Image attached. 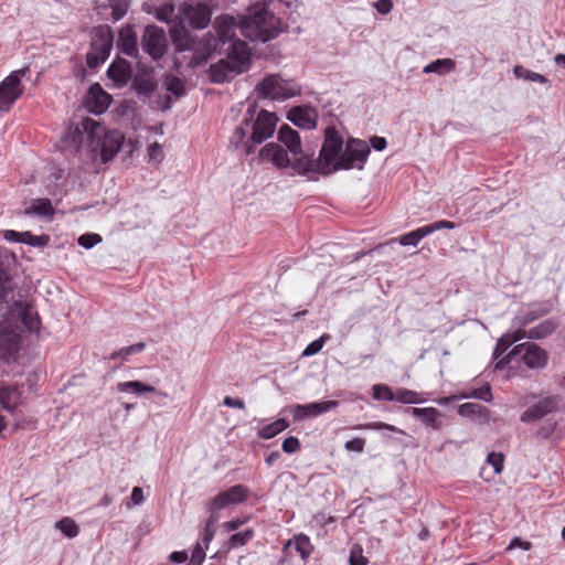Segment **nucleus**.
Segmentation results:
<instances>
[{
	"instance_id": "60",
	"label": "nucleus",
	"mask_w": 565,
	"mask_h": 565,
	"mask_svg": "<svg viewBox=\"0 0 565 565\" xmlns=\"http://www.w3.org/2000/svg\"><path fill=\"white\" fill-rule=\"evenodd\" d=\"M505 338L508 341H510V343H515L524 338H527V331H525L523 327H519L518 330L505 333Z\"/></svg>"
},
{
	"instance_id": "53",
	"label": "nucleus",
	"mask_w": 565,
	"mask_h": 565,
	"mask_svg": "<svg viewBox=\"0 0 565 565\" xmlns=\"http://www.w3.org/2000/svg\"><path fill=\"white\" fill-rule=\"evenodd\" d=\"M513 343H510V341L507 340L505 333L499 338L497 342V347L493 351L494 359H499V361L502 359L501 356L504 354V352L512 345Z\"/></svg>"
},
{
	"instance_id": "63",
	"label": "nucleus",
	"mask_w": 565,
	"mask_h": 565,
	"mask_svg": "<svg viewBox=\"0 0 565 565\" xmlns=\"http://www.w3.org/2000/svg\"><path fill=\"white\" fill-rule=\"evenodd\" d=\"M2 235L8 242L22 243L23 239V232H15L13 230L4 231Z\"/></svg>"
},
{
	"instance_id": "39",
	"label": "nucleus",
	"mask_w": 565,
	"mask_h": 565,
	"mask_svg": "<svg viewBox=\"0 0 565 565\" xmlns=\"http://www.w3.org/2000/svg\"><path fill=\"white\" fill-rule=\"evenodd\" d=\"M108 7L111 9L114 21H119L125 17L129 7V0H107Z\"/></svg>"
},
{
	"instance_id": "4",
	"label": "nucleus",
	"mask_w": 565,
	"mask_h": 565,
	"mask_svg": "<svg viewBox=\"0 0 565 565\" xmlns=\"http://www.w3.org/2000/svg\"><path fill=\"white\" fill-rule=\"evenodd\" d=\"M291 161L288 152L280 145L269 142L259 151V158L271 162L278 169L291 168L295 173L305 175L309 172H319V160H315L312 154L294 156Z\"/></svg>"
},
{
	"instance_id": "61",
	"label": "nucleus",
	"mask_w": 565,
	"mask_h": 565,
	"mask_svg": "<svg viewBox=\"0 0 565 565\" xmlns=\"http://www.w3.org/2000/svg\"><path fill=\"white\" fill-rule=\"evenodd\" d=\"M516 547L522 548L523 551H529L532 547V543L529 541H523L520 537H514L508 545L507 551H511Z\"/></svg>"
},
{
	"instance_id": "33",
	"label": "nucleus",
	"mask_w": 565,
	"mask_h": 565,
	"mask_svg": "<svg viewBox=\"0 0 565 565\" xmlns=\"http://www.w3.org/2000/svg\"><path fill=\"white\" fill-rule=\"evenodd\" d=\"M455 63L450 58L436 60L424 67V73L446 74L452 71Z\"/></svg>"
},
{
	"instance_id": "57",
	"label": "nucleus",
	"mask_w": 565,
	"mask_h": 565,
	"mask_svg": "<svg viewBox=\"0 0 565 565\" xmlns=\"http://www.w3.org/2000/svg\"><path fill=\"white\" fill-rule=\"evenodd\" d=\"M426 226H427V230H429V235L439 230H444V228L454 230L456 227L455 223H452L450 221H445V220L428 224Z\"/></svg>"
},
{
	"instance_id": "30",
	"label": "nucleus",
	"mask_w": 565,
	"mask_h": 565,
	"mask_svg": "<svg viewBox=\"0 0 565 565\" xmlns=\"http://www.w3.org/2000/svg\"><path fill=\"white\" fill-rule=\"evenodd\" d=\"M557 328V323L552 320L547 319L539 323L537 326L531 328L527 330V338L529 339H543L547 335H550L555 329Z\"/></svg>"
},
{
	"instance_id": "11",
	"label": "nucleus",
	"mask_w": 565,
	"mask_h": 565,
	"mask_svg": "<svg viewBox=\"0 0 565 565\" xmlns=\"http://www.w3.org/2000/svg\"><path fill=\"white\" fill-rule=\"evenodd\" d=\"M141 46L153 60H160L167 50L164 31L157 25H148L142 34Z\"/></svg>"
},
{
	"instance_id": "50",
	"label": "nucleus",
	"mask_w": 565,
	"mask_h": 565,
	"mask_svg": "<svg viewBox=\"0 0 565 565\" xmlns=\"http://www.w3.org/2000/svg\"><path fill=\"white\" fill-rule=\"evenodd\" d=\"M362 547L360 545H354L350 551V565H366L367 559L362 554Z\"/></svg>"
},
{
	"instance_id": "19",
	"label": "nucleus",
	"mask_w": 565,
	"mask_h": 565,
	"mask_svg": "<svg viewBox=\"0 0 565 565\" xmlns=\"http://www.w3.org/2000/svg\"><path fill=\"white\" fill-rule=\"evenodd\" d=\"M111 102V96L103 90L99 84L89 87L87 97V107L90 113L99 115L107 110Z\"/></svg>"
},
{
	"instance_id": "62",
	"label": "nucleus",
	"mask_w": 565,
	"mask_h": 565,
	"mask_svg": "<svg viewBox=\"0 0 565 565\" xmlns=\"http://www.w3.org/2000/svg\"><path fill=\"white\" fill-rule=\"evenodd\" d=\"M375 8L379 13L387 14L393 9V1L392 0H379L377 2H375Z\"/></svg>"
},
{
	"instance_id": "1",
	"label": "nucleus",
	"mask_w": 565,
	"mask_h": 565,
	"mask_svg": "<svg viewBox=\"0 0 565 565\" xmlns=\"http://www.w3.org/2000/svg\"><path fill=\"white\" fill-rule=\"evenodd\" d=\"M213 28L223 44L228 40L241 41L237 39V31L252 42L266 43L285 32L288 25L268 10L266 3H255L248 8L246 15L217 17Z\"/></svg>"
},
{
	"instance_id": "18",
	"label": "nucleus",
	"mask_w": 565,
	"mask_h": 565,
	"mask_svg": "<svg viewBox=\"0 0 565 565\" xmlns=\"http://www.w3.org/2000/svg\"><path fill=\"white\" fill-rule=\"evenodd\" d=\"M338 401L315 402L303 405L299 404L294 407V417L296 419H301L303 417H316L338 407Z\"/></svg>"
},
{
	"instance_id": "8",
	"label": "nucleus",
	"mask_w": 565,
	"mask_h": 565,
	"mask_svg": "<svg viewBox=\"0 0 565 565\" xmlns=\"http://www.w3.org/2000/svg\"><path fill=\"white\" fill-rule=\"evenodd\" d=\"M371 148L361 139L350 138L347 140L340 161L335 166L338 170H362L367 161Z\"/></svg>"
},
{
	"instance_id": "52",
	"label": "nucleus",
	"mask_w": 565,
	"mask_h": 565,
	"mask_svg": "<svg viewBox=\"0 0 565 565\" xmlns=\"http://www.w3.org/2000/svg\"><path fill=\"white\" fill-rule=\"evenodd\" d=\"M482 411H486V408L478 403H465L459 407L460 415L480 414Z\"/></svg>"
},
{
	"instance_id": "6",
	"label": "nucleus",
	"mask_w": 565,
	"mask_h": 565,
	"mask_svg": "<svg viewBox=\"0 0 565 565\" xmlns=\"http://www.w3.org/2000/svg\"><path fill=\"white\" fill-rule=\"evenodd\" d=\"M344 148L343 138L334 127L324 129V140L319 153V173L329 175L337 171L335 166L340 161Z\"/></svg>"
},
{
	"instance_id": "7",
	"label": "nucleus",
	"mask_w": 565,
	"mask_h": 565,
	"mask_svg": "<svg viewBox=\"0 0 565 565\" xmlns=\"http://www.w3.org/2000/svg\"><path fill=\"white\" fill-rule=\"evenodd\" d=\"M521 355L524 364L529 369H544L548 362L547 352L532 342H525L515 345L511 352L502 356L500 361L495 363V370H502L509 364L512 360V356Z\"/></svg>"
},
{
	"instance_id": "41",
	"label": "nucleus",
	"mask_w": 565,
	"mask_h": 565,
	"mask_svg": "<svg viewBox=\"0 0 565 565\" xmlns=\"http://www.w3.org/2000/svg\"><path fill=\"white\" fill-rule=\"evenodd\" d=\"M394 401H397L403 404H417L422 401L418 398V394L414 391L399 388L396 393H394Z\"/></svg>"
},
{
	"instance_id": "35",
	"label": "nucleus",
	"mask_w": 565,
	"mask_h": 565,
	"mask_svg": "<svg viewBox=\"0 0 565 565\" xmlns=\"http://www.w3.org/2000/svg\"><path fill=\"white\" fill-rule=\"evenodd\" d=\"M548 312V308H540V309H533L529 312L521 313L514 318V322L519 327H525L529 323L533 322L534 320L539 319L540 317L546 315Z\"/></svg>"
},
{
	"instance_id": "29",
	"label": "nucleus",
	"mask_w": 565,
	"mask_h": 565,
	"mask_svg": "<svg viewBox=\"0 0 565 565\" xmlns=\"http://www.w3.org/2000/svg\"><path fill=\"white\" fill-rule=\"evenodd\" d=\"M289 427V423L285 418H278L275 422L265 425L258 430V437L262 439H270Z\"/></svg>"
},
{
	"instance_id": "56",
	"label": "nucleus",
	"mask_w": 565,
	"mask_h": 565,
	"mask_svg": "<svg viewBox=\"0 0 565 565\" xmlns=\"http://www.w3.org/2000/svg\"><path fill=\"white\" fill-rule=\"evenodd\" d=\"M107 58H102V54L90 50L86 55V64L89 68H95L104 63Z\"/></svg>"
},
{
	"instance_id": "25",
	"label": "nucleus",
	"mask_w": 565,
	"mask_h": 565,
	"mask_svg": "<svg viewBox=\"0 0 565 565\" xmlns=\"http://www.w3.org/2000/svg\"><path fill=\"white\" fill-rule=\"evenodd\" d=\"M116 390L120 393H132L136 395H141L142 393H157L162 397H168L167 393L157 392L153 386L145 384L140 381L120 382L117 384Z\"/></svg>"
},
{
	"instance_id": "46",
	"label": "nucleus",
	"mask_w": 565,
	"mask_h": 565,
	"mask_svg": "<svg viewBox=\"0 0 565 565\" xmlns=\"http://www.w3.org/2000/svg\"><path fill=\"white\" fill-rule=\"evenodd\" d=\"M353 429H370V430H390L399 431L395 426L383 423V422H371L365 424H359Z\"/></svg>"
},
{
	"instance_id": "58",
	"label": "nucleus",
	"mask_w": 565,
	"mask_h": 565,
	"mask_svg": "<svg viewBox=\"0 0 565 565\" xmlns=\"http://www.w3.org/2000/svg\"><path fill=\"white\" fill-rule=\"evenodd\" d=\"M205 558L204 547L200 544H196L191 555V563L193 565H201Z\"/></svg>"
},
{
	"instance_id": "59",
	"label": "nucleus",
	"mask_w": 565,
	"mask_h": 565,
	"mask_svg": "<svg viewBox=\"0 0 565 565\" xmlns=\"http://www.w3.org/2000/svg\"><path fill=\"white\" fill-rule=\"evenodd\" d=\"M168 90H170L171 93H173L177 96H180L183 94V90H184L183 83L179 78L172 77L168 82Z\"/></svg>"
},
{
	"instance_id": "26",
	"label": "nucleus",
	"mask_w": 565,
	"mask_h": 565,
	"mask_svg": "<svg viewBox=\"0 0 565 565\" xmlns=\"http://www.w3.org/2000/svg\"><path fill=\"white\" fill-rule=\"evenodd\" d=\"M428 235L429 230H427V226L425 225L399 237L392 238L390 243L398 242L403 246H417L418 243Z\"/></svg>"
},
{
	"instance_id": "45",
	"label": "nucleus",
	"mask_w": 565,
	"mask_h": 565,
	"mask_svg": "<svg viewBox=\"0 0 565 565\" xmlns=\"http://www.w3.org/2000/svg\"><path fill=\"white\" fill-rule=\"evenodd\" d=\"M373 398L376 401H394V392L387 386L383 384H376L372 387Z\"/></svg>"
},
{
	"instance_id": "13",
	"label": "nucleus",
	"mask_w": 565,
	"mask_h": 565,
	"mask_svg": "<svg viewBox=\"0 0 565 565\" xmlns=\"http://www.w3.org/2000/svg\"><path fill=\"white\" fill-rule=\"evenodd\" d=\"M95 140H97L96 147H99L103 162H108L120 150L125 137L119 130L106 131L103 127L100 136L95 138Z\"/></svg>"
},
{
	"instance_id": "37",
	"label": "nucleus",
	"mask_w": 565,
	"mask_h": 565,
	"mask_svg": "<svg viewBox=\"0 0 565 565\" xmlns=\"http://www.w3.org/2000/svg\"><path fill=\"white\" fill-rule=\"evenodd\" d=\"M153 14L159 21L169 23L175 18V8L172 3L166 2L158 8H154Z\"/></svg>"
},
{
	"instance_id": "38",
	"label": "nucleus",
	"mask_w": 565,
	"mask_h": 565,
	"mask_svg": "<svg viewBox=\"0 0 565 565\" xmlns=\"http://www.w3.org/2000/svg\"><path fill=\"white\" fill-rule=\"evenodd\" d=\"M56 529H58L65 536L72 539L78 535L79 527L76 522L71 518H63L62 520L55 523Z\"/></svg>"
},
{
	"instance_id": "21",
	"label": "nucleus",
	"mask_w": 565,
	"mask_h": 565,
	"mask_svg": "<svg viewBox=\"0 0 565 565\" xmlns=\"http://www.w3.org/2000/svg\"><path fill=\"white\" fill-rule=\"evenodd\" d=\"M107 75L117 87L125 86L131 77V67L125 58L115 60L107 70Z\"/></svg>"
},
{
	"instance_id": "31",
	"label": "nucleus",
	"mask_w": 565,
	"mask_h": 565,
	"mask_svg": "<svg viewBox=\"0 0 565 565\" xmlns=\"http://www.w3.org/2000/svg\"><path fill=\"white\" fill-rule=\"evenodd\" d=\"M26 215H38V216H52L54 214V209L49 199H39L34 203L31 204L28 209L24 210Z\"/></svg>"
},
{
	"instance_id": "10",
	"label": "nucleus",
	"mask_w": 565,
	"mask_h": 565,
	"mask_svg": "<svg viewBox=\"0 0 565 565\" xmlns=\"http://www.w3.org/2000/svg\"><path fill=\"white\" fill-rule=\"evenodd\" d=\"M102 131L103 126L98 121L86 117L74 129L68 131L66 142L79 146L87 141L90 143L92 150H95V138L99 137Z\"/></svg>"
},
{
	"instance_id": "42",
	"label": "nucleus",
	"mask_w": 565,
	"mask_h": 565,
	"mask_svg": "<svg viewBox=\"0 0 565 565\" xmlns=\"http://www.w3.org/2000/svg\"><path fill=\"white\" fill-rule=\"evenodd\" d=\"M145 348H146V344L143 342H138L132 345L122 348L117 352H114L110 355V359L115 360L117 358H121L124 360H127L129 355L135 354V353H140L145 350Z\"/></svg>"
},
{
	"instance_id": "3",
	"label": "nucleus",
	"mask_w": 565,
	"mask_h": 565,
	"mask_svg": "<svg viewBox=\"0 0 565 565\" xmlns=\"http://www.w3.org/2000/svg\"><path fill=\"white\" fill-rule=\"evenodd\" d=\"M217 41L218 43L215 46L224 51L226 57L210 65L209 76L211 82L222 84L245 71L250 58V51L244 41L228 40L225 44L218 38Z\"/></svg>"
},
{
	"instance_id": "15",
	"label": "nucleus",
	"mask_w": 565,
	"mask_h": 565,
	"mask_svg": "<svg viewBox=\"0 0 565 565\" xmlns=\"http://www.w3.org/2000/svg\"><path fill=\"white\" fill-rule=\"evenodd\" d=\"M181 11L194 29H204L211 22L212 11L204 3L184 4Z\"/></svg>"
},
{
	"instance_id": "34",
	"label": "nucleus",
	"mask_w": 565,
	"mask_h": 565,
	"mask_svg": "<svg viewBox=\"0 0 565 565\" xmlns=\"http://www.w3.org/2000/svg\"><path fill=\"white\" fill-rule=\"evenodd\" d=\"M513 74L518 78H522V79L529 81V82H536L540 84H546L548 82V79L544 75L533 72V71H530V70L523 67L522 65L514 66Z\"/></svg>"
},
{
	"instance_id": "44",
	"label": "nucleus",
	"mask_w": 565,
	"mask_h": 565,
	"mask_svg": "<svg viewBox=\"0 0 565 565\" xmlns=\"http://www.w3.org/2000/svg\"><path fill=\"white\" fill-rule=\"evenodd\" d=\"M50 242V236L46 234L42 235H33L31 232H23L22 243L28 244L30 246H46Z\"/></svg>"
},
{
	"instance_id": "32",
	"label": "nucleus",
	"mask_w": 565,
	"mask_h": 565,
	"mask_svg": "<svg viewBox=\"0 0 565 565\" xmlns=\"http://www.w3.org/2000/svg\"><path fill=\"white\" fill-rule=\"evenodd\" d=\"M20 317L23 326L30 332L36 331L39 329L40 320L38 313L31 307L24 306L20 311Z\"/></svg>"
},
{
	"instance_id": "23",
	"label": "nucleus",
	"mask_w": 565,
	"mask_h": 565,
	"mask_svg": "<svg viewBox=\"0 0 565 565\" xmlns=\"http://www.w3.org/2000/svg\"><path fill=\"white\" fill-rule=\"evenodd\" d=\"M117 46L126 55H137V35L131 25H126L119 31Z\"/></svg>"
},
{
	"instance_id": "22",
	"label": "nucleus",
	"mask_w": 565,
	"mask_h": 565,
	"mask_svg": "<svg viewBox=\"0 0 565 565\" xmlns=\"http://www.w3.org/2000/svg\"><path fill=\"white\" fill-rule=\"evenodd\" d=\"M278 140L286 146L292 156L301 154V139L297 130L284 124L278 130Z\"/></svg>"
},
{
	"instance_id": "49",
	"label": "nucleus",
	"mask_w": 565,
	"mask_h": 565,
	"mask_svg": "<svg viewBox=\"0 0 565 565\" xmlns=\"http://www.w3.org/2000/svg\"><path fill=\"white\" fill-rule=\"evenodd\" d=\"M329 335L327 334H323L322 337H320L319 339L312 341L311 343H309L307 345V348L303 350L302 352V355L305 356H311V355H315L317 353H319L323 347V343L326 341V339H328Z\"/></svg>"
},
{
	"instance_id": "20",
	"label": "nucleus",
	"mask_w": 565,
	"mask_h": 565,
	"mask_svg": "<svg viewBox=\"0 0 565 565\" xmlns=\"http://www.w3.org/2000/svg\"><path fill=\"white\" fill-rule=\"evenodd\" d=\"M23 401L22 386L17 384H2L0 386V405L9 411L13 412Z\"/></svg>"
},
{
	"instance_id": "28",
	"label": "nucleus",
	"mask_w": 565,
	"mask_h": 565,
	"mask_svg": "<svg viewBox=\"0 0 565 565\" xmlns=\"http://www.w3.org/2000/svg\"><path fill=\"white\" fill-rule=\"evenodd\" d=\"M291 544H295V548L300 554L302 561H307L313 552V545L305 534L295 535L294 540H289L286 543L285 548H288Z\"/></svg>"
},
{
	"instance_id": "5",
	"label": "nucleus",
	"mask_w": 565,
	"mask_h": 565,
	"mask_svg": "<svg viewBox=\"0 0 565 565\" xmlns=\"http://www.w3.org/2000/svg\"><path fill=\"white\" fill-rule=\"evenodd\" d=\"M258 99L286 100L300 95L301 88L294 81H287L277 74H270L254 89Z\"/></svg>"
},
{
	"instance_id": "55",
	"label": "nucleus",
	"mask_w": 565,
	"mask_h": 565,
	"mask_svg": "<svg viewBox=\"0 0 565 565\" xmlns=\"http://www.w3.org/2000/svg\"><path fill=\"white\" fill-rule=\"evenodd\" d=\"M364 446H365V440L361 437H356L351 440H348L344 444V449L347 451L362 452L364 450Z\"/></svg>"
},
{
	"instance_id": "27",
	"label": "nucleus",
	"mask_w": 565,
	"mask_h": 565,
	"mask_svg": "<svg viewBox=\"0 0 565 565\" xmlns=\"http://www.w3.org/2000/svg\"><path fill=\"white\" fill-rule=\"evenodd\" d=\"M412 414L416 418H419L426 426L434 429L438 428L437 418L440 416V412L435 407L425 408H412Z\"/></svg>"
},
{
	"instance_id": "24",
	"label": "nucleus",
	"mask_w": 565,
	"mask_h": 565,
	"mask_svg": "<svg viewBox=\"0 0 565 565\" xmlns=\"http://www.w3.org/2000/svg\"><path fill=\"white\" fill-rule=\"evenodd\" d=\"M156 87L157 83L151 72H139L132 79V88L139 96L149 97Z\"/></svg>"
},
{
	"instance_id": "64",
	"label": "nucleus",
	"mask_w": 565,
	"mask_h": 565,
	"mask_svg": "<svg viewBox=\"0 0 565 565\" xmlns=\"http://www.w3.org/2000/svg\"><path fill=\"white\" fill-rule=\"evenodd\" d=\"M223 404L227 407H232V408H239V409H244L245 408V403L243 399L241 398H234V397H231V396H226L224 399H223Z\"/></svg>"
},
{
	"instance_id": "9",
	"label": "nucleus",
	"mask_w": 565,
	"mask_h": 565,
	"mask_svg": "<svg viewBox=\"0 0 565 565\" xmlns=\"http://www.w3.org/2000/svg\"><path fill=\"white\" fill-rule=\"evenodd\" d=\"M29 72V66L13 71L0 83V111H9L23 94L21 77Z\"/></svg>"
},
{
	"instance_id": "43",
	"label": "nucleus",
	"mask_w": 565,
	"mask_h": 565,
	"mask_svg": "<svg viewBox=\"0 0 565 565\" xmlns=\"http://www.w3.org/2000/svg\"><path fill=\"white\" fill-rule=\"evenodd\" d=\"M254 536V531L247 529L243 532L233 534L228 540L230 547L244 546Z\"/></svg>"
},
{
	"instance_id": "16",
	"label": "nucleus",
	"mask_w": 565,
	"mask_h": 565,
	"mask_svg": "<svg viewBox=\"0 0 565 565\" xmlns=\"http://www.w3.org/2000/svg\"><path fill=\"white\" fill-rule=\"evenodd\" d=\"M114 35L110 26L98 25L93 31L90 50L102 54V58H107L113 47Z\"/></svg>"
},
{
	"instance_id": "14",
	"label": "nucleus",
	"mask_w": 565,
	"mask_h": 565,
	"mask_svg": "<svg viewBox=\"0 0 565 565\" xmlns=\"http://www.w3.org/2000/svg\"><path fill=\"white\" fill-rule=\"evenodd\" d=\"M558 396H546L524 411L520 417L522 423H533L558 409Z\"/></svg>"
},
{
	"instance_id": "2",
	"label": "nucleus",
	"mask_w": 565,
	"mask_h": 565,
	"mask_svg": "<svg viewBox=\"0 0 565 565\" xmlns=\"http://www.w3.org/2000/svg\"><path fill=\"white\" fill-rule=\"evenodd\" d=\"M277 121L275 113L258 108L256 102L248 103L241 124L230 137V147H243L247 156L254 153L258 145L274 135Z\"/></svg>"
},
{
	"instance_id": "17",
	"label": "nucleus",
	"mask_w": 565,
	"mask_h": 565,
	"mask_svg": "<svg viewBox=\"0 0 565 565\" xmlns=\"http://www.w3.org/2000/svg\"><path fill=\"white\" fill-rule=\"evenodd\" d=\"M288 120L302 129H315L318 120V113L313 107L300 106L289 110Z\"/></svg>"
},
{
	"instance_id": "40",
	"label": "nucleus",
	"mask_w": 565,
	"mask_h": 565,
	"mask_svg": "<svg viewBox=\"0 0 565 565\" xmlns=\"http://www.w3.org/2000/svg\"><path fill=\"white\" fill-rule=\"evenodd\" d=\"M210 516L206 521L205 529H204V535H203V544L205 548L209 546L210 542L213 540L215 535V525L218 521V515L214 512H210Z\"/></svg>"
},
{
	"instance_id": "36",
	"label": "nucleus",
	"mask_w": 565,
	"mask_h": 565,
	"mask_svg": "<svg viewBox=\"0 0 565 565\" xmlns=\"http://www.w3.org/2000/svg\"><path fill=\"white\" fill-rule=\"evenodd\" d=\"M10 294H12L11 277L9 271L0 264V302L7 301Z\"/></svg>"
},
{
	"instance_id": "54",
	"label": "nucleus",
	"mask_w": 565,
	"mask_h": 565,
	"mask_svg": "<svg viewBox=\"0 0 565 565\" xmlns=\"http://www.w3.org/2000/svg\"><path fill=\"white\" fill-rule=\"evenodd\" d=\"M469 396L484 402H490L492 399L491 387L487 384L481 388L473 390Z\"/></svg>"
},
{
	"instance_id": "12",
	"label": "nucleus",
	"mask_w": 565,
	"mask_h": 565,
	"mask_svg": "<svg viewBox=\"0 0 565 565\" xmlns=\"http://www.w3.org/2000/svg\"><path fill=\"white\" fill-rule=\"evenodd\" d=\"M249 490L243 484H235L230 489L220 492L209 503V511L217 514V511L223 510L232 504H238L247 500Z\"/></svg>"
},
{
	"instance_id": "48",
	"label": "nucleus",
	"mask_w": 565,
	"mask_h": 565,
	"mask_svg": "<svg viewBox=\"0 0 565 565\" xmlns=\"http://www.w3.org/2000/svg\"><path fill=\"white\" fill-rule=\"evenodd\" d=\"M487 462L493 467L495 473H501L504 465V456L501 452H490Z\"/></svg>"
},
{
	"instance_id": "47",
	"label": "nucleus",
	"mask_w": 565,
	"mask_h": 565,
	"mask_svg": "<svg viewBox=\"0 0 565 565\" xmlns=\"http://www.w3.org/2000/svg\"><path fill=\"white\" fill-rule=\"evenodd\" d=\"M103 241L102 236L96 233H86L78 237V244L86 248H93L95 245L99 244Z\"/></svg>"
},
{
	"instance_id": "51",
	"label": "nucleus",
	"mask_w": 565,
	"mask_h": 565,
	"mask_svg": "<svg viewBox=\"0 0 565 565\" xmlns=\"http://www.w3.org/2000/svg\"><path fill=\"white\" fill-rule=\"evenodd\" d=\"M300 448V441L297 437L290 436L287 437L281 445V449L286 454H294L298 451Z\"/></svg>"
}]
</instances>
